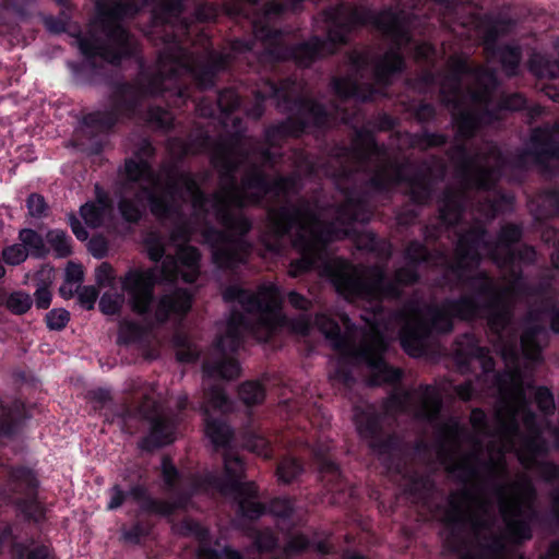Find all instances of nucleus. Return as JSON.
<instances>
[{
    "label": "nucleus",
    "mask_w": 559,
    "mask_h": 559,
    "mask_svg": "<svg viewBox=\"0 0 559 559\" xmlns=\"http://www.w3.org/2000/svg\"><path fill=\"white\" fill-rule=\"evenodd\" d=\"M301 1L269 2L263 12L252 19L254 39L235 40L227 52H214L204 46L202 53L195 56L197 50L188 53L175 38L167 40L159 53L155 72L143 78V93L158 94L174 88L178 98H187L188 90L178 85L181 76H190L200 87L207 88L214 84L216 72L247 51L253 52L261 62L292 58L299 66L308 67L316 59L333 53L336 45L344 44L353 29L370 23L391 41L392 47L382 57H377L370 49L353 51L349 62L354 74L334 80L333 87L342 103L352 98L368 100L384 95L383 90L389 84L390 75L402 71L404 67L400 49L411 41L409 14L403 10H390L374 15L364 7L338 3L324 11L326 40L313 37L308 43L290 47L289 35L274 29L271 24L288 11H296Z\"/></svg>",
    "instance_id": "1"
},
{
    "label": "nucleus",
    "mask_w": 559,
    "mask_h": 559,
    "mask_svg": "<svg viewBox=\"0 0 559 559\" xmlns=\"http://www.w3.org/2000/svg\"><path fill=\"white\" fill-rule=\"evenodd\" d=\"M223 297L227 302H237L243 312L233 311L203 362L205 392L201 409L205 433L215 447H225L231 431L224 421L214 419L212 412L226 413L231 405L223 388L211 382L239 377L240 366L233 353L238 349L246 333L265 342L285 322L281 309L282 292L273 283L259 286L257 292L230 285L224 290Z\"/></svg>",
    "instance_id": "2"
},
{
    "label": "nucleus",
    "mask_w": 559,
    "mask_h": 559,
    "mask_svg": "<svg viewBox=\"0 0 559 559\" xmlns=\"http://www.w3.org/2000/svg\"><path fill=\"white\" fill-rule=\"evenodd\" d=\"M496 84L493 72L472 67L465 55L450 57L440 90L443 102L451 108L459 136H471L480 124L500 118L502 109L519 110L525 106L524 97L513 94L497 107L492 99Z\"/></svg>",
    "instance_id": "3"
},
{
    "label": "nucleus",
    "mask_w": 559,
    "mask_h": 559,
    "mask_svg": "<svg viewBox=\"0 0 559 559\" xmlns=\"http://www.w3.org/2000/svg\"><path fill=\"white\" fill-rule=\"evenodd\" d=\"M267 97L274 98L281 110L292 112L285 122L267 129L265 138L270 145L277 144V138L297 136L311 124L324 127L332 120L349 121L345 108L340 105H333L329 109L322 108L309 98L302 83L290 80L282 82L278 86L269 81L264 82L255 92V105L248 109V115L259 118L263 111L261 103Z\"/></svg>",
    "instance_id": "4"
},
{
    "label": "nucleus",
    "mask_w": 559,
    "mask_h": 559,
    "mask_svg": "<svg viewBox=\"0 0 559 559\" xmlns=\"http://www.w3.org/2000/svg\"><path fill=\"white\" fill-rule=\"evenodd\" d=\"M97 16L84 36L74 38L87 59L99 57L115 63L135 51V41L120 21L133 16L142 7L141 0H96Z\"/></svg>",
    "instance_id": "5"
},
{
    "label": "nucleus",
    "mask_w": 559,
    "mask_h": 559,
    "mask_svg": "<svg viewBox=\"0 0 559 559\" xmlns=\"http://www.w3.org/2000/svg\"><path fill=\"white\" fill-rule=\"evenodd\" d=\"M450 158L456 167L462 187L459 190L449 189L440 201L439 210L444 224L455 225L462 217V206L468 197V190L489 189L500 176L506 160L492 143L484 144L475 156H469L464 146L457 145Z\"/></svg>",
    "instance_id": "6"
},
{
    "label": "nucleus",
    "mask_w": 559,
    "mask_h": 559,
    "mask_svg": "<svg viewBox=\"0 0 559 559\" xmlns=\"http://www.w3.org/2000/svg\"><path fill=\"white\" fill-rule=\"evenodd\" d=\"M353 166H342L338 173L326 170L325 174L349 180L354 173L368 171L369 183L377 190L388 189L406 181L408 193L416 203H425L430 199V179L426 176L408 178L409 164H397L390 159L388 151L379 146L372 136H367L361 144L356 143L353 152Z\"/></svg>",
    "instance_id": "7"
},
{
    "label": "nucleus",
    "mask_w": 559,
    "mask_h": 559,
    "mask_svg": "<svg viewBox=\"0 0 559 559\" xmlns=\"http://www.w3.org/2000/svg\"><path fill=\"white\" fill-rule=\"evenodd\" d=\"M226 479L221 480L214 475H207L204 480L197 477L179 478L174 464L168 457L162 462V474L166 486L176 490L177 481L181 487H189V495L210 487L217 489L226 496H231L237 502L242 515L249 519L259 518L263 513V506L255 500L257 488L252 483L242 481L243 464L240 457L231 452L224 455Z\"/></svg>",
    "instance_id": "8"
},
{
    "label": "nucleus",
    "mask_w": 559,
    "mask_h": 559,
    "mask_svg": "<svg viewBox=\"0 0 559 559\" xmlns=\"http://www.w3.org/2000/svg\"><path fill=\"white\" fill-rule=\"evenodd\" d=\"M129 390L133 393L134 401L141 400V403L134 409H128L127 416H140L151 421L150 433L142 440L141 448L153 450L175 441L177 419L156 403L154 386L132 381Z\"/></svg>",
    "instance_id": "9"
},
{
    "label": "nucleus",
    "mask_w": 559,
    "mask_h": 559,
    "mask_svg": "<svg viewBox=\"0 0 559 559\" xmlns=\"http://www.w3.org/2000/svg\"><path fill=\"white\" fill-rule=\"evenodd\" d=\"M346 332L341 333L340 326L325 314H318L314 324L324 334L332 347L337 352V359L331 361L329 371L330 379L334 383L350 385V325L349 320L344 318Z\"/></svg>",
    "instance_id": "10"
},
{
    "label": "nucleus",
    "mask_w": 559,
    "mask_h": 559,
    "mask_svg": "<svg viewBox=\"0 0 559 559\" xmlns=\"http://www.w3.org/2000/svg\"><path fill=\"white\" fill-rule=\"evenodd\" d=\"M441 408V394L433 386H420L413 391L395 390L390 396L385 412H406L417 418L433 421Z\"/></svg>",
    "instance_id": "11"
},
{
    "label": "nucleus",
    "mask_w": 559,
    "mask_h": 559,
    "mask_svg": "<svg viewBox=\"0 0 559 559\" xmlns=\"http://www.w3.org/2000/svg\"><path fill=\"white\" fill-rule=\"evenodd\" d=\"M9 491H0V498L12 501L21 507L23 512L34 520L43 515L41 507L32 498L37 486L34 474L26 468L10 472Z\"/></svg>",
    "instance_id": "12"
},
{
    "label": "nucleus",
    "mask_w": 559,
    "mask_h": 559,
    "mask_svg": "<svg viewBox=\"0 0 559 559\" xmlns=\"http://www.w3.org/2000/svg\"><path fill=\"white\" fill-rule=\"evenodd\" d=\"M546 314H548V305L543 310H532L526 321V328L521 336L522 353L530 361H537L540 358V350L548 334L543 325L544 316Z\"/></svg>",
    "instance_id": "13"
},
{
    "label": "nucleus",
    "mask_w": 559,
    "mask_h": 559,
    "mask_svg": "<svg viewBox=\"0 0 559 559\" xmlns=\"http://www.w3.org/2000/svg\"><path fill=\"white\" fill-rule=\"evenodd\" d=\"M129 498L138 502L142 508L165 515L170 514L175 509L183 507L186 503V498L183 497H178L175 502L150 500L146 498L145 490L140 486L133 487L129 492H123L118 486H115L110 491V500L107 508L115 510Z\"/></svg>",
    "instance_id": "14"
},
{
    "label": "nucleus",
    "mask_w": 559,
    "mask_h": 559,
    "mask_svg": "<svg viewBox=\"0 0 559 559\" xmlns=\"http://www.w3.org/2000/svg\"><path fill=\"white\" fill-rule=\"evenodd\" d=\"M526 160L544 163L559 158V120L552 127L537 128L531 135Z\"/></svg>",
    "instance_id": "15"
},
{
    "label": "nucleus",
    "mask_w": 559,
    "mask_h": 559,
    "mask_svg": "<svg viewBox=\"0 0 559 559\" xmlns=\"http://www.w3.org/2000/svg\"><path fill=\"white\" fill-rule=\"evenodd\" d=\"M356 427L359 436L365 439L369 447L379 454L391 453L393 450V439L384 437L380 417L371 409L358 413L356 415Z\"/></svg>",
    "instance_id": "16"
},
{
    "label": "nucleus",
    "mask_w": 559,
    "mask_h": 559,
    "mask_svg": "<svg viewBox=\"0 0 559 559\" xmlns=\"http://www.w3.org/2000/svg\"><path fill=\"white\" fill-rule=\"evenodd\" d=\"M192 295L187 289H176L162 295L152 312L156 322L162 323L174 317L185 316L191 308Z\"/></svg>",
    "instance_id": "17"
},
{
    "label": "nucleus",
    "mask_w": 559,
    "mask_h": 559,
    "mask_svg": "<svg viewBox=\"0 0 559 559\" xmlns=\"http://www.w3.org/2000/svg\"><path fill=\"white\" fill-rule=\"evenodd\" d=\"M499 29L497 25L490 26L483 33L485 50L489 58H497L502 64L508 75H514L521 60V51L518 46H504L495 48V41L498 37Z\"/></svg>",
    "instance_id": "18"
},
{
    "label": "nucleus",
    "mask_w": 559,
    "mask_h": 559,
    "mask_svg": "<svg viewBox=\"0 0 559 559\" xmlns=\"http://www.w3.org/2000/svg\"><path fill=\"white\" fill-rule=\"evenodd\" d=\"M80 213L85 224L90 227L102 226L111 214V204L108 195L97 189L96 201L82 205Z\"/></svg>",
    "instance_id": "19"
},
{
    "label": "nucleus",
    "mask_w": 559,
    "mask_h": 559,
    "mask_svg": "<svg viewBox=\"0 0 559 559\" xmlns=\"http://www.w3.org/2000/svg\"><path fill=\"white\" fill-rule=\"evenodd\" d=\"M153 13L156 21L160 23L176 25L178 32L182 33L188 29V25L180 20L182 10V0H151Z\"/></svg>",
    "instance_id": "20"
},
{
    "label": "nucleus",
    "mask_w": 559,
    "mask_h": 559,
    "mask_svg": "<svg viewBox=\"0 0 559 559\" xmlns=\"http://www.w3.org/2000/svg\"><path fill=\"white\" fill-rule=\"evenodd\" d=\"M187 531L194 535L200 542L201 546L199 548V556L203 559H242V555L234 549L224 547L222 550H211L207 549L205 542L209 537V532L206 528L202 527L197 522H187L186 523Z\"/></svg>",
    "instance_id": "21"
},
{
    "label": "nucleus",
    "mask_w": 559,
    "mask_h": 559,
    "mask_svg": "<svg viewBox=\"0 0 559 559\" xmlns=\"http://www.w3.org/2000/svg\"><path fill=\"white\" fill-rule=\"evenodd\" d=\"M330 451L329 445H318L314 450V456L319 463V471L321 477L326 484H331L336 481L340 477V471L335 463L326 459V454Z\"/></svg>",
    "instance_id": "22"
},
{
    "label": "nucleus",
    "mask_w": 559,
    "mask_h": 559,
    "mask_svg": "<svg viewBox=\"0 0 559 559\" xmlns=\"http://www.w3.org/2000/svg\"><path fill=\"white\" fill-rule=\"evenodd\" d=\"M19 240L26 248L27 254L43 258L48 252L43 237L33 229H22L19 234Z\"/></svg>",
    "instance_id": "23"
},
{
    "label": "nucleus",
    "mask_w": 559,
    "mask_h": 559,
    "mask_svg": "<svg viewBox=\"0 0 559 559\" xmlns=\"http://www.w3.org/2000/svg\"><path fill=\"white\" fill-rule=\"evenodd\" d=\"M46 240L55 251L56 257L66 258L71 254V238L66 231L53 229L47 233Z\"/></svg>",
    "instance_id": "24"
},
{
    "label": "nucleus",
    "mask_w": 559,
    "mask_h": 559,
    "mask_svg": "<svg viewBox=\"0 0 559 559\" xmlns=\"http://www.w3.org/2000/svg\"><path fill=\"white\" fill-rule=\"evenodd\" d=\"M304 471L302 465L293 456L284 457L277 466V476L282 483L295 480Z\"/></svg>",
    "instance_id": "25"
},
{
    "label": "nucleus",
    "mask_w": 559,
    "mask_h": 559,
    "mask_svg": "<svg viewBox=\"0 0 559 559\" xmlns=\"http://www.w3.org/2000/svg\"><path fill=\"white\" fill-rule=\"evenodd\" d=\"M177 346V358L183 362H192L199 357V349L197 346L186 336L178 334L175 337Z\"/></svg>",
    "instance_id": "26"
},
{
    "label": "nucleus",
    "mask_w": 559,
    "mask_h": 559,
    "mask_svg": "<svg viewBox=\"0 0 559 559\" xmlns=\"http://www.w3.org/2000/svg\"><path fill=\"white\" fill-rule=\"evenodd\" d=\"M264 389L259 382L248 381L239 389V396L247 405L259 404L264 399Z\"/></svg>",
    "instance_id": "27"
},
{
    "label": "nucleus",
    "mask_w": 559,
    "mask_h": 559,
    "mask_svg": "<svg viewBox=\"0 0 559 559\" xmlns=\"http://www.w3.org/2000/svg\"><path fill=\"white\" fill-rule=\"evenodd\" d=\"M5 306L11 312L23 314L29 310L32 298L27 293L21 290L13 292L7 297Z\"/></svg>",
    "instance_id": "28"
},
{
    "label": "nucleus",
    "mask_w": 559,
    "mask_h": 559,
    "mask_svg": "<svg viewBox=\"0 0 559 559\" xmlns=\"http://www.w3.org/2000/svg\"><path fill=\"white\" fill-rule=\"evenodd\" d=\"M124 304V296L117 292H106L100 297L99 308L105 314L117 313Z\"/></svg>",
    "instance_id": "29"
},
{
    "label": "nucleus",
    "mask_w": 559,
    "mask_h": 559,
    "mask_svg": "<svg viewBox=\"0 0 559 559\" xmlns=\"http://www.w3.org/2000/svg\"><path fill=\"white\" fill-rule=\"evenodd\" d=\"M206 145V140L202 139L199 144H188L180 139H175L169 142V150L171 154L181 156L186 154H197L202 152Z\"/></svg>",
    "instance_id": "30"
},
{
    "label": "nucleus",
    "mask_w": 559,
    "mask_h": 559,
    "mask_svg": "<svg viewBox=\"0 0 559 559\" xmlns=\"http://www.w3.org/2000/svg\"><path fill=\"white\" fill-rule=\"evenodd\" d=\"M27 255V250L22 242L11 245L2 251L3 260L10 265H17L24 262Z\"/></svg>",
    "instance_id": "31"
},
{
    "label": "nucleus",
    "mask_w": 559,
    "mask_h": 559,
    "mask_svg": "<svg viewBox=\"0 0 559 559\" xmlns=\"http://www.w3.org/2000/svg\"><path fill=\"white\" fill-rule=\"evenodd\" d=\"M69 312L64 309H52L46 314L47 326L50 330H62L69 322Z\"/></svg>",
    "instance_id": "32"
},
{
    "label": "nucleus",
    "mask_w": 559,
    "mask_h": 559,
    "mask_svg": "<svg viewBox=\"0 0 559 559\" xmlns=\"http://www.w3.org/2000/svg\"><path fill=\"white\" fill-rule=\"evenodd\" d=\"M150 122L154 123L158 128L167 129L173 124V115L162 108H151L147 114Z\"/></svg>",
    "instance_id": "33"
},
{
    "label": "nucleus",
    "mask_w": 559,
    "mask_h": 559,
    "mask_svg": "<svg viewBox=\"0 0 559 559\" xmlns=\"http://www.w3.org/2000/svg\"><path fill=\"white\" fill-rule=\"evenodd\" d=\"M270 511L274 516L285 520L293 514L294 509L289 499L277 498L271 502Z\"/></svg>",
    "instance_id": "34"
},
{
    "label": "nucleus",
    "mask_w": 559,
    "mask_h": 559,
    "mask_svg": "<svg viewBox=\"0 0 559 559\" xmlns=\"http://www.w3.org/2000/svg\"><path fill=\"white\" fill-rule=\"evenodd\" d=\"M27 209L32 217L40 218L46 215L47 204L40 194L32 193L27 198Z\"/></svg>",
    "instance_id": "35"
},
{
    "label": "nucleus",
    "mask_w": 559,
    "mask_h": 559,
    "mask_svg": "<svg viewBox=\"0 0 559 559\" xmlns=\"http://www.w3.org/2000/svg\"><path fill=\"white\" fill-rule=\"evenodd\" d=\"M240 104L238 95L233 90L222 92L217 98V105L223 111H233Z\"/></svg>",
    "instance_id": "36"
},
{
    "label": "nucleus",
    "mask_w": 559,
    "mask_h": 559,
    "mask_svg": "<svg viewBox=\"0 0 559 559\" xmlns=\"http://www.w3.org/2000/svg\"><path fill=\"white\" fill-rule=\"evenodd\" d=\"M95 278L100 286H110L115 281V272L110 264L102 263L95 271Z\"/></svg>",
    "instance_id": "37"
},
{
    "label": "nucleus",
    "mask_w": 559,
    "mask_h": 559,
    "mask_svg": "<svg viewBox=\"0 0 559 559\" xmlns=\"http://www.w3.org/2000/svg\"><path fill=\"white\" fill-rule=\"evenodd\" d=\"M17 416L4 406H0V435H10Z\"/></svg>",
    "instance_id": "38"
},
{
    "label": "nucleus",
    "mask_w": 559,
    "mask_h": 559,
    "mask_svg": "<svg viewBox=\"0 0 559 559\" xmlns=\"http://www.w3.org/2000/svg\"><path fill=\"white\" fill-rule=\"evenodd\" d=\"M535 400L538 407L545 413L550 412L555 407L552 395L546 388H538L535 391Z\"/></svg>",
    "instance_id": "39"
},
{
    "label": "nucleus",
    "mask_w": 559,
    "mask_h": 559,
    "mask_svg": "<svg viewBox=\"0 0 559 559\" xmlns=\"http://www.w3.org/2000/svg\"><path fill=\"white\" fill-rule=\"evenodd\" d=\"M148 257L153 261H158L165 254L166 248L165 243L155 238L154 236H150L146 240Z\"/></svg>",
    "instance_id": "40"
},
{
    "label": "nucleus",
    "mask_w": 559,
    "mask_h": 559,
    "mask_svg": "<svg viewBox=\"0 0 559 559\" xmlns=\"http://www.w3.org/2000/svg\"><path fill=\"white\" fill-rule=\"evenodd\" d=\"M254 544L260 551L271 550L276 545V538L271 531L257 533Z\"/></svg>",
    "instance_id": "41"
},
{
    "label": "nucleus",
    "mask_w": 559,
    "mask_h": 559,
    "mask_svg": "<svg viewBox=\"0 0 559 559\" xmlns=\"http://www.w3.org/2000/svg\"><path fill=\"white\" fill-rule=\"evenodd\" d=\"M140 335V329L136 324L131 322H122L119 329V341L129 343L135 341Z\"/></svg>",
    "instance_id": "42"
},
{
    "label": "nucleus",
    "mask_w": 559,
    "mask_h": 559,
    "mask_svg": "<svg viewBox=\"0 0 559 559\" xmlns=\"http://www.w3.org/2000/svg\"><path fill=\"white\" fill-rule=\"evenodd\" d=\"M78 297L82 306L92 309L98 297V292L94 286H84L80 288Z\"/></svg>",
    "instance_id": "43"
},
{
    "label": "nucleus",
    "mask_w": 559,
    "mask_h": 559,
    "mask_svg": "<svg viewBox=\"0 0 559 559\" xmlns=\"http://www.w3.org/2000/svg\"><path fill=\"white\" fill-rule=\"evenodd\" d=\"M247 447L250 451L257 453L258 455H261L263 457L270 456L271 451L269 448V442L263 437H254L248 442Z\"/></svg>",
    "instance_id": "44"
},
{
    "label": "nucleus",
    "mask_w": 559,
    "mask_h": 559,
    "mask_svg": "<svg viewBox=\"0 0 559 559\" xmlns=\"http://www.w3.org/2000/svg\"><path fill=\"white\" fill-rule=\"evenodd\" d=\"M309 540L304 535L293 536L285 546L286 554H295L309 547Z\"/></svg>",
    "instance_id": "45"
},
{
    "label": "nucleus",
    "mask_w": 559,
    "mask_h": 559,
    "mask_svg": "<svg viewBox=\"0 0 559 559\" xmlns=\"http://www.w3.org/2000/svg\"><path fill=\"white\" fill-rule=\"evenodd\" d=\"M64 280L81 286V283L83 282V270L81 265L68 263L64 271Z\"/></svg>",
    "instance_id": "46"
},
{
    "label": "nucleus",
    "mask_w": 559,
    "mask_h": 559,
    "mask_svg": "<svg viewBox=\"0 0 559 559\" xmlns=\"http://www.w3.org/2000/svg\"><path fill=\"white\" fill-rule=\"evenodd\" d=\"M51 302V292L47 286L41 285L35 292V305L39 309H47Z\"/></svg>",
    "instance_id": "47"
},
{
    "label": "nucleus",
    "mask_w": 559,
    "mask_h": 559,
    "mask_svg": "<svg viewBox=\"0 0 559 559\" xmlns=\"http://www.w3.org/2000/svg\"><path fill=\"white\" fill-rule=\"evenodd\" d=\"M444 142H445V139L443 135L425 133L417 141L416 145H418L420 148H427V147H431V146H439V145L443 144Z\"/></svg>",
    "instance_id": "48"
},
{
    "label": "nucleus",
    "mask_w": 559,
    "mask_h": 559,
    "mask_svg": "<svg viewBox=\"0 0 559 559\" xmlns=\"http://www.w3.org/2000/svg\"><path fill=\"white\" fill-rule=\"evenodd\" d=\"M292 328L296 333L306 335L312 329V323L308 316L301 314L292 323Z\"/></svg>",
    "instance_id": "49"
},
{
    "label": "nucleus",
    "mask_w": 559,
    "mask_h": 559,
    "mask_svg": "<svg viewBox=\"0 0 559 559\" xmlns=\"http://www.w3.org/2000/svg\"><path fill=\"white\" fill-rule=\"evenodd\" d=\"M455 392L464 401H468L477 394L476 386L471 381L456 385Z\"/></svg>",
    "instance_id": "50"
},
{
    "label": "nucleus",
    "mask_w": 559,
    "mask_h": 559,
    "mask_svg": "<svg viewBox=\"0 0 559 559\" xmlns=\"http://www.w3.org/2000/svg\"><path fill=\"white\" fill-rule=\"evenodd\" d=\"M477 212L479 216L488 221L495 217L497 213V205L495 202L486 201L479 204Z\"/></svg>",
    "instance_id": "51"
},
{
    "label": "nucleus",
    "mask_w": 559,
    "mask_h": 559,
    "mask_svg": "<svg viewBox=\"0 0 559 559\" xmlns=\"http://www.w3.org/2000/svg\"><path fill=\"white\" fill-rule=\"evenodd\" d=\"M554 508L559 515V492L555 496ZM542 559H559V543L555 542L549 546L547 554Z\"/></svg>",
    "instance_id": "52"
},
{
    "label": "nucleus",
    "mask_w": 559,
    "mask_h": 559,
    "mask_svg": "<svg viewBox=\"0 0 559 559\" xmlns=\"http://www.w3.org/2000/svg\"><path fill=\"white\" fill-rule=\"evenodd\" d=\"M69 223L73 234L79 240H86L88 238L87 230L81 225L80 221L74 216H69Z\"/></svg>",
    "instance_id": "53"
},
{
    "label": "nucleus",
    "mask_w": 559,
    "mask_h": 559,
    "mask_svg": "<svg viewBox=\"0 0 559 559\" xmlns=\"http://www.w3.org/2000/svg\"><path fill=\"white\" fill-rule=\"evenodd\" d=\"M288 301L296 309L306 310L310 306V301L296 292H290L288 294Z\"/></svg>",
    "instance_id": "54"
},
{
    "label": "nucleus",
    "mask_w": 559,
    "mask_h": 559,
    "mask_svg": "<svg viewBox=\"0 0 559 559\" xmlns=\"http://www.w3.org/2000/svg\"><path fill=\"white\" fill-rule=\"evenodd\" d=\"M116 119L111 116L104 118L100 112L92 114L86 118V122L94 124L99 123L104 128H109L115 123Z\"/></svg>",
    "instance_id": "55"
},
{
    "label": "nucleus",
    "mask_w": 559,
    "mask_h": 559,
    "mask_svg": "<svg viewBox=\"0 0 559 559\" xmlns=\"http://www.w3.org/2000/svg\"><path fill=\"white\" fill-rule=\"evenodd\" d=\"M433 52L432 46L427 43L417 44L415 46V57L417 59H429Z\"/></svg>",
    "instance_id": "56"
},
{
    "label": "nucleus",
    "mask_w": 559,
    "mask_h": 559,
    "mask_svg": "<svg viewBox=\"0 0 559 559\" xmlns=\"http://www.w3.org/2000/svg\"><path fill=\"white\" fill-rule=\"evenodd\" d=\"M45 25L51 33H62L67 29L66 20L58 21L52 17H48L45 20Z\"/></svg>",
    "instance_id": "57"
},
{
    "label": "nucleus",
    "mask_w": 559,
    "mask_h": 559,
    "mask_svg": "<svg viewBox=\"0 0 559 559\" xmlns=\"http://www.w3.org/2000/svg\"><path fill=\"white\" fill-rule=\"evenodd\" d=\"M81 286L75 285L64 280L63 284L59 288V293L63 298H71L75 293L79 294Z\"/></svg>",
    "instance_id": "58"
},
{
    "label": "nucleus",
    "mask_w": 559,
    "mask_h": 559,
    "mask_svg": "<svg viewBox=\"0 0 559 559\" xmlns=\"http://www.w3.org/2000/svg\"><path fill=\"white\" fill-rule=\"evenodd\" d=\"M90 250L93 255L102 258L106 252V245L103 239H92L90 242Z\"/></svg>",
    "instance_id": "59"
},
{
    "label": "nucleus",
    "mask_w": 559,
    "mask_h": 559,
    "mask_svg": "<svg viewBox=\"0 0 559 559\" xmlns=\"http://www.w3.org/2000/svg\"><path fill=\"white\" fill-rule=\"evenodd\" d=\"M27 559H50L49 549L46 546H39L28 552Z\"/></svg>",
    "instance_id": "60"
},
{
    "label": "nucleus",
    "mask_w": 559,
    "mask_h": 559,
    "mask_svg": "<svg viewBox=\"0 0 559 559\" xmlns=\"http://www.w3.org/2000/svg\"><path fill=\"white\" fill-rule=\"evenodd\" d=\"M433 114H435V109L429 104L420 105L417 110V117L420 120H428L429 118H431L433 116Z\"/></svg>",
    "instance_id": "61"
},
{
    "label": "nucleus",
    "mask_w": 559,
    "mask_h": 559,
    "mask_svg": "<svg viewBox=\"0 0 559 559\" xmlns=\"http://www.w3.org/2000/svg\"><path fill=\"white\" fill-rule=\"evenodd\" d=\"M543 90L545 94L554 102H557L559 99V92L556 87L545 86Z\"/></svg>",
    "instance_id": "62"
},
{
    "label": "nucleus",
    "mask_w": 559,
    "mask_h": 559,
    "mask_svg": "<svg viewBox=\"0 0 559 559\" xmlns=\"http://www.w3.org/2000/svg\"><path fill=\"white\" fill-rule=\"evenodd\" d=\"M551 328L555 332H559V310H552L550 313Z\"/></svg>",
    "instance_id": "63"
},
{
    "label": "nucleus",
    "mask_w": 559,
    "mask_h": 559,
    "mask_svg": "<svg viewBox=\"0 0 559 559\" xmlns=\"http://www.w3.org/2000/svg\"><path fill=\"white\" fill-rule=\"evenodd\" d=\"M94 397L98 399L99 401L104 402L109 399V391L99 389L97 391L93 392Z\"/></svg>",
    "instance_id": "64"
}]
</instances>
